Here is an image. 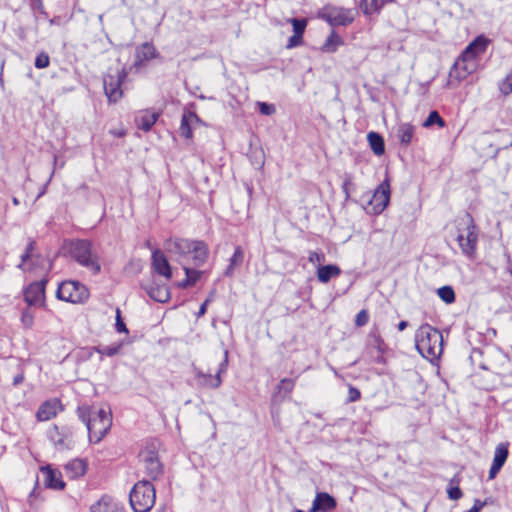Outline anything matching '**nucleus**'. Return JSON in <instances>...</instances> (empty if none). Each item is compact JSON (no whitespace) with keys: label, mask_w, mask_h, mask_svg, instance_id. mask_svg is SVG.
Here are the masks:
<instances>
[{"label":"nucleus","mask_w":512,"mask_h":512,"mask_svg":"<svg viewBox=\"0 0 512 512\" xmlns=\"http://www.w3.org/2000/svg\"><path fill=\"white\" fill-rule=\"evenodd\" d=\"M165 249L182 265L186 278L194 285L201 277L202 271L189 268L187 262L192 260L195 266H201L208 257V247L203 241L182 238L169 239L165 243Z\"/></svg>","instance_id":"f257e3e1"},{"label":"nucleus","mask_w":512,"mask_h":512,"mask_svg":"<svg viewBox=\"0 0 512 512\" xmlns=\"http://www.w3.org/2000/svg\"><path fill=\"white\" fill-rule=\"evenodd\" d=\"M487 45L488 40L478 36L465 48L449 71L447 88H456L462 80L477 69V57L485 52Z\"/></svg>","instance_id":"f03ea898"},{"label":"nucleus","mask_w":512,"mask_h":512,"mask_svg":"<svg viewBox=\"0 0 512 512\" xmlns=\"http://www.w3.org/2000/svg\"><path fill=\"white\" fill-rule=\"evenodd\" d=\"M77 415L86 425L89 440L99 443L112 426V414L109 408L93 409L87 405L78 407Z\"/></svg>","instance_id":"7ed1b4c3"},{"label":"nucleus","mask_w":512,"mask_h":512,"mask_svg":"<svg viewBox=\"0 0 512 512\" xmlns=\"http://www.w3.org/2000/svg\"><path fill=\"white\" fill-rule=\"evenodd\" d=\"M415 346L422 357L432 362L443 352V336L438 329L423 324L415 333Z\"/></svg>","instance_id":"20e7f679"},{"label":"nucleus","mask_w":512,"mask_h":512,"mask_svg":"<svg viewBox=\"0 0 512 512\" xmlns=\"http://www.w3.org/2000/svg\"><path fill=\"white\" fill-rule=\"evenodd\" d=\"M66 249L71 257L93 275L101 271L100 258L91 241L72 240L66 244Z\"/></svg>","instance_id":"39448f33"},{"label":"nucleus","mask_w":512,"mask_h":512,"mask_svg":"<svg viewBox=\"0 0 512 512\" xmlns=\"http://www.w3.org/2000/svg\"><path fill=\"white\" fill-rule=\"evenodd\" d=\"M463 228L457 229L456 241L461 253L470 260L476 258L479 230L473 217L467 213L462 219Z\"/></svg>","instance_id":"423d86ee"},{"label":"nucleus","mask_w":512,"mask_h":512,"mask_svg":"<svg viewBox=\"0 0 512 512\" xmlns=\"http://www.w3.org/2000/svg\"><path fill=\"white\" fill-rule=\"evenodd\" d=\"M155 498V488L147 480L137 482L129 495L130 505L134 512L150 511L154 506Z\"/></svg>","instance_id":"0eeeda50"},{"label":"nucleus","mask_w":512,"mask_h":512,"mask_svg":"<svg viewBox=\"0 0 512 512\" xmlns=\"http://www.w3.org/2000/svg\"><path fill=\"white\" fill-rule=\"evenodd\" d=\"M127 77L125 68H109L103 78V87L106 96L110 102H117L122 98L123 91L121 85Z\"/></svg>","instance_id":"6e6552de"},{"label":"nucleus","mask_w":512,"mask_h":512,"mask_svg":"<svg viewBox=\"0 0 512 512\" xmlns=\"http://www.w3.org/2000/svg\"><path fill=\"white\" fill-rule=\"evenodd\" d=\"M56 295L63 301L80 304L88 300L89 290L78 281L68 280L59 285Z\"/></svg>","instance_id":"1a4fd4ad"},{"label":"nucleus","mask_w":512,"mask_h":512,"mask_svg":"<svg viewBox=\"0 0 512 512\" xmlns=\"http://www.w3.org/2000/svg\"><path fill=\"white\" fill-rule=\"evenodd\" d=\"M355 11L333 5L325 6L321 11V17L331 26H347L354 21Z\"/></svg>","instance_id":"9d476101"},{"label":"nucleus","mask_w":512,"mask_h":512,"mask_svg":"<svg viewBox=\"0 0 512 512\" xmlns=\"http://www.w3.org/2000/svg\"><path fill=\"white\" fill-rule=\"evenodd\" d=\"M390 183L385 179L374 191L366 210L373 215L381 214L388 206L390 201Z\"/></svg>","instance_id":"9b49d317"},{"label":"nucleus","mask_w":512,"mask_h":512,"mask_svg":"<svg viewBox=\"0 0 512 512\" xmlns=\"http://www.w3.org/2000/svg\"><path fill=\"white\" fill-rule=\"evenodd\" d=\"M228 367V351H224V358L219 364L218 370L215 375L205 374L202 371L195 370L196 384L203 388L216 389L222 383L221 375L224 374Z\"/></svg>","instance_id":"f8f14e48"},{"label":"nucleus","mask_w":512,"mask_h":512,"mask_svg":"<svg viewBox=\"0 0 512 512\" xmlns=\"http://www.w3.org/2000/svg\"><path fill=\"white\" fill-rule=\"evenodd\" d=\"M140 458L143 463L146 474L156 480L163 474V464L160 462L154 447H146L140 452Z\"/></svg>","instance_id":"ddd939ff"},{"label":"nucleus","mask_w":512,"mask_h":512,"mask_svg":"<svg viewBox=\"0 0 512 512\" xmlns=\"http://www.w3.org/2000/svg\"><path fill=\"white\" fill-rule=\"evenodd\" d=\"M336 507V500L326 492H318L309 512H331Z\"/></svg>","instance_id":"4468645a"},{"label":"nucleus","mask_w":512,"mask_h":512,"mask_svg":"<svg viewBox=\"0 0 512 512\" xmlns=\"http://www.w3.org/2000/svg\"><path fill=\"white\" fill-rule=\"evenodd\" d=\"M152 267L156 273L170 279L172 276L171 266L164 255V253L158 249L152 253Z\"/></svg>","instance_id":"2eb2a0df"},{"label":"nucleus","mask_w":512,"mask_h":512,"mask_svg":"<svg viewBox=\"0 0 512 512\" xmlns=\"http://www.w3.org/2000/svg\"><path fill=\"white\" fill-rule=\"evenodd\" d=\"M46 280L34 282L29 285L24 293L25 300L29 305H37L44 299Z\"/></svg>","instance_id":"dca6fc26"},{"label":"nucleus","mask_w":512,"mask_h":512,"mask_svg":"<svg viewBox=\"0 0 512 512\" xmlns=\"http://www.w3.org/2000/svg\"><path fill=\"white\" fill-rule=\"evenodd\" d=\"M61 410V403L58 399H50L42 403L36 413L39 421H48L54 418Z\"/></svg>","instance_id":"f3484780"},{"label":"nucleus","mask_w":512,"mask_h":512,"mask_svg":"<svg viewBox=\"0 0 512 512\" xmlns=\"http://www.w3.org/2000/svg\"><path fill=\"white\" fill-rule=\"evenodd\" d=\"M34 248L35 242L33 240H29L25 252L21 255V262L18 265L19 269L23 271L33 270L34 267L42 261L39 255H33Z\"/></svg>","instance_id":"a211bd4d"},{"label":"nucleus","mask_w":512,"mask_h":512,"mask_svg":"<svg viewBox=\"0 0 512 512\" xmlns=\"http://www.w3.org/2000/svg\"><path fill=\"white\" fill-rule=\"evenodd\" d=\"M41 472L44 476V483L48 488L62 490L65 487V483L59 471L53 470L51 467L47 466L42 467Z\"/></svg>","instance_id":"6ab92c4d"},{"label":"nucleus","mask_w":512,"mask_h":512,"mask_svg":"<svg viewBox=\"0 0 512 512\" xmlns=\"http://www.w3.org/2000/svg\"><path fill=\"white\" fill-rule=\"evenodd\" d=\"M157 56L156 48L151 43H143L136 49L135 67H140L144 62L149 61Z\"/></svg>","instance_id":"aec40b11"},{"label":"nucleus","mask_w":512,"mask_h":512,"mask_svg":"<svg viewBox=\"0 0 512 512\" xmlns=\"http://www.w3.org/2000/svg\"><path fill=\"white\" fill-rule=\"evenodd\" d=\"M158 117H159L158 113L150 112V111H147V110L146 111H140L135 116V124H136L137 128L147 132L156 123Z\"/></svg>","instance_id":"412c9836"},{"label":"nucleus","mask_w":512,"mask_h":512,"mask_svg":"<svg viewBox=\"0 0 512 512\" xmlns=\"http://www.w3.org/2000/svg\"><path fill=\"white\" fill-rule=\"evenodd\" d=\"M144 289L153 300L164 303L170 299V292L166 285H145Z\"/></svg>","instance_id":"4be33fe9"},{"label":"nucleus","mask_w":512,"mask_h":512,"mask_svg":"<svg viewBox=\"0 0 512 512\" xmlns=\"http://www.w3.org/2000/svg\"><path fill=\"white\" fill-rule=\"evenodd\" d=\"M91 512H124L112 498L103 496L97 503L91 506Z\"/></svg>","instance_id":"5701e85b"},{"label":"nucleus","mask_w":512,"mask_h":512,"mask_svg":"<svg viewBox=\"0 0 512 512\" xmlns=\"http://www.w3.org/2000/svg\"><path fill=\"white\" fill-rule=\"evenodd\" d=\"M199 117L194 112H186L183 114L180 125V134L185 138L192 137V125L199 122Z\"/></svg>","instance_id":"b1692460"},{"label":"nucleus","mask_w":512,"mask_h":512,"mask_svg":"<svg viewBox=\"0 0 512 512\" xmlns=\"http://www.w3.org/2000/svg\"><path fill=\"white\" fill-rule=\"evenodd\" d=\"M340 274V267L334 264L319 266L317 269V278L321 283H328L332 278H336Z\"/></svg>","instance_id":"393cba45"},{"label":"nucleus","mask_w":512,"mask_h":512,"mask_svg":"<svg viewBox=\"0 0 512 512\" xmlns=\"http://www.w3.org/2000/svg\"><path fill=\"white\" fill-rule=\"evenodd\" d=\"M65 471L70 478H78L84 475L86 463L82 459H73L66 464Z\"/></svg>","instance_id":"a878e982"},{"label":"nucleus","mask_w":512,"mask_h":512,"mask_svg":"<svg viewBox=\"0 0 512 512\" xmlns=\"http://www.w3.org/2000/svg\"><path fill=\"white\" fill-rule=\"evenodd\" d=\"M369 146L373 153L377 156H381L385 152V144L383 137L376 132H369L367 135Z\"/></svg>","instance_id":"bb28decb"},{"label":"nucleus","mask_w":512,"mask_h":512,"mask_svg":"<svg viewBox=\"0 0 512 512\" xmlns=\"http://www.w3.org/2000/svg\"><path fill=\"white\" fill-rule=\"evenodd\" d=\"M415 128L409 123H402L397 128V138L401 144L409 145L413 139Z\"/></svg>","instance_id":"cd10ccee"},{"label":"nucleus","mask_w":512,"mask_h":512,"mask_svg":"<svg viewBox=\"0 0 512 512\" xmlns=\"http://www.w3.org/2000/svg\"><path fill=\"white\" fill-rule=\"evenodd\" d=\"M243 260H244L243 249L241 248V246H237L234 250L232 257L230 258V264L224 272L225 276H227V277L232 276L234 273V268L239 267L243 263Z\"/></svg>","instance_id":"c85d7f7f"},{"label":"nucleus","mask_w":512,"mask_h":512,"mask_svg":"<svg viewBox=\"0 0 512 512\" xmlns=\"http://www.w3.org/2000/svg\"><path fill=\"white\" fill-rule=\"evenodd\" d=\"M343 44V41L340 36H338L334 31L329 35L323 44L322 50L325 52H335L340 45Z\"/></svg>","instance_id":"c756f323"},{"label":"nucleus","mask_w":512,"mask_h":512,"mask_svg":"<svg viewBox=\"0 0 512 512\" xmlns=\"http://www.w3.org/2000/svg\"><path fill=\"white\" fill-rule=\"evenodd\" d=\"M387 0H361L360 8L365 14H371L379 10Z\"/></svg>","instance_id":"7c9ffc66"},{"label":"nucleus","mask_w":512,"mask_h":512,"mask_svg":"<svg viewBox=\"0 0 512 512\" xmlns=\"http://www.w3.org/2000/svg\"><path fill=\"white\" fill-rule=\"evenodd\" d=\"M508 457V447L506 444H499L494 453L493 463L503 466Z\"/></svg>","instance_id":"2f4dec72"},{"label":"nucleus","mask_w":512,"mask_h":512,"mask_svg":"<svg viewBox=\"0 0 512 512\" xmlns=\"http://www.w3.org/2000/svg\"><path fill=\"white\" fill-rule=\"evenodd\" d=\"M437 295L446 304H451L455 301V292L451 286H443L437 290Z\"/></svg>","instance_id":"473e14b6"},{"label":"nucleus","mask_w":512,"mask_h":512,"mask_svg":"<svg viewBox=\"0 0 512 512\" xmlns=\"http://www.w3.org/2000/svg\"><path fill=\"white\" fill-rule=\"evenodd\" d=\"M434 124L438 125L440 128H443L445 126V124H446L444 119L435 110L431 111L429 113L428 117L426 118V120L423 123V126L427 128V127H430V126H432Z\"/></svg>","instance_id":"72a5a7b5"},{"label":"nucleus","mask_w":512,"mask_h":512,"mask_svg":"<svg viewBox=\"0 0 512 512\" xmlns=\"http://www.w3.org/2000/svg\"><path fill=\"white\" fill-rule=\"evenodd\" d=\"M122 344H117L113 346H104V347H94L92 350L96 351L101 355H106L109 357L117 355L121 350Z\"/></svg>","instance_id":"f704fd0d"},{"label":"nucleus","mask_w":512,"mask_h":512,"mask_svg":"<svg viewBox=\"0 0 512 512\" xmlns=\"http://www.w3.org/2000/svg\"><path fill=\"white\" fill-rule=\"evenodd\" d=\"M292 26L294 34L303 36V33L305 31L307 21L305 19H297V18H291L288 20Z\"/></svg>","instance_id":"c9c22d12"},{"label":"nucleus","mask_w":512,"mask_h":512,"mask_svg":"<svg viewBox=\"0 0 512 512\" xmlns=\"http://www.w3.org/2000/svg\"><path fill=\"white\" fill-rule=\"evenodd\" d=\"M499 90L505 96L512 93V72L500 82Z\"/></svg>","instance_id":"e433bc0d"},{"label":"nucleus","mask_w":512,"mask_h":512,"mask_svg":"<svg viewBox=\"0 0 512 512\" xmlns=\"http://www.w3.org/2000/svg\"><path fill=\"white\" fill-rule=\"evenodd\" d=\"M21 323L24 328H31L34 323V315L30 310L23 311L21 315Z\"/></svg>","instance_id":"4c0bfd02"},{"label":"nucleus","mask_w":512,"mask_h":512,"mask_svg":"<svg viewBox=\"0 0 512 512\" xmlns=\"http://www.w3.org/2000/svg\"><path fill=\"white\" fill-rule=\"evenodd\" d=\"M50 59L48 54L42 52L37 55L35 59V67L38 69H43L49 66Z\"/></svg>","instance_id":"58836bf2"},{"label":"nucleus","mask_w":512,"mask_h":512,"mask_svg":"<svg viewBox=\"0 0 512 512\" xmlns=\"http://www.w3.org/2000/svg\"><path fill=\"white\" fill-rule=\"evenodd\" d=\"M115 328H116V331L118 333H128V329L125 325V323L123 322L122 320V317H121V311L119 308L116 309V323H115Z\"/></svg>","instance_id":"ea45409f"},{"label":"nucleus","mask_w":512,"mask_h":512,"mask_svg":"<svg viewBox=\"0 0 512 512\" xmlns=\"http://www.w3.org/2000/svg\"><path fill=\"white\" fill-rule=\"evenodd\" d=\"M308 260L312 264H321L325 261V254L323 252L311 251L309 252Z\"/></svg>","instance_id":"a19ab883"},{"label":"nucleus","mask_w":512,"mask_h":512,"mask_svg":"<svg viewBox=\"0 0 512 512\" xmlns=\"http://www.w3.org/2000/svg\"><path fill=\"white\" fill-rule=\"evenodd\" d=\"M259 112L262 115H272L275 112V107L272 104H268L265 102H258Z\"/></svg>","instance_id":"79ce46f5"},{"label":"nucleus","mask_w":512,"mask_h":512,"mask_svg":"<svg viewBox=\"0 0 512 512\" xmlns=\"http://www.w3.org/2000/svg\"><path fill=\"white\" fill-rule=\"evenodd\" d=\"M302 40H303V36L293 34V35L288 39V42H287L286 47H287L288 49H291V48L297 47V46H299V45H301V44H302Z\"/></svg>","instance_id":"37998d69"},{"label":"nucleus","mask_w":512,"mask_h":512,"mask_svg":"<svg viewBox=\"0 0 512 512\" xmlns=\"http://www.w3.org/2000/svg\"><path fill=\"white\" fill-rule=\"evenodd\" d=\"M279 388L287 393H290L294 388V380L288 378L282 379Z\"/></svg>","instance_id":"c03bdc74"},{"label":"nucleus","mask_w":512,"mask_h":512,"mask_svg":"<svg viewBox=\"0 0 512 512\" xmlns=\"http://www.w3.org/2000/svg\"><path fill=\"white\" fill-rule=\"evenodd\" d=\"M360 397H361L360 391L357 388L350 386L349 390H348V402H355V401L359 400Z\"/></svg>","instance_id":"a18cd8bd"},{"label":"nucleus","mask_w":512,"mask_h":512,"mask_svg":"<svg viewBox=\"0 0 512 512\" xmlns=\"http://www.w3.org/2000/svg\"><path fill=\"white\" fill-rule=\"evenodd\" d=\"M447 492H448V496L451 500H458L463 495L461 489L457 486L450 487Z\"/></svg>","instance_id":"49530a36"},{"label":"nucleus","mask_w":512,"mask_h":512,"mask_svg":"<svg viewBox=\"0 0 512 512\" xmlns=\"http://www.w3.org/2000/svg\"><path fill=\"white\" fill-rule=\"evenodd\" d=\"M368 322V314L365 310H361L356 316V325L363 326Z\"/></svg>","instance_id":"de8ad7c7"},{"label":"nucleus","mask_w":512,"mask_h":512,"mask_svg":"<svg viewBox=\"0 0 512 512\" xmlns=\"http://www.w3.org/2000/svg\"><path fill=\"white\" fill-rule=\"evenodd\" d=\"M502 466L496 465L495 463H492L490 470H489V479L495 478L497 473L500 471Z\"/></svg>","instance_id":"09e8293b"},{"label":"nucleus","mask_w":512,"mask_h":512,"mask_svg":"<svg viewBox=\"0 0 512 512\" xmlns=\"http://www.w3.org/2000/svg\"><path fill=\"white\" fill-rule=\"evenodd\" d=\"M208 303H209V299H206L202 303V305L199 308L198 314H197L198 317H201V316H203L206 313Z\"/></svg>","instance_id":"8fccbe9b"},{"label":"nucleus","mask_w":512,"mask_h":512,"mask_svg":"<svg viewBox=\"0 0 512 512\" xmlns=\"http://www.w3.org/2000/svg\"><path fill=\"white\" fill-rule=\"evenodd\" d=\"M190 286H193V285H192V283H190V281L187 278H185L183 281L178 283V287H180V288H187Z\"/></svg>","instance_id":"3c124183"},{"label":"nucleus","mask_w":512,"mask_h":512,"mask_svg":"<svg viewBox=\"0 0 512 512\" xmlns=\"http://www.w3.org/2000/svg\"><path fill=\"white\" fill-rule=\"evenodd\" d=\"M483 506H484V503H483V502H481V501H480V500H478V499H477V500H475L474 505H473V507H476V508H477V512H479V511L483 508Z\"/></svg>","instance_id":"603ef678"},{"label":"nucleus","mask_w":512,"mask_h":512,"mask_svg":"<svg viewBox=\"0 0 512 512\" xmlns=\"http://www.w3.org/2000/svg\"><path fill=\"white\" fill-rule=\"evenodd\" d=\"M407 326H408V322L407 321H400L398 323V330L399 331H403Z\"/></svg>","instance_id":"864d4df0"},{"label":"nucleus","mask_w":512,"mask_h":512,"mask_svg":"<svg viewBox=\"0 0 512 512\" xmlns=\"http://www.w3.org/2000/svg\"><path fill=\"white\" fill-rule=\"evenodd\" d=\"M53 441L58 446H64L65 445V441H64L63 438H58V439L53 438Z\"/></svg>","instance_id":"5fc2aeb1"},{"label":"nucleus","mask_w":512,"mask_h":512,"mask_svg":"<svg viewBox=\"0 0 512 512\" xmlns=\"http://www.w3.org/2000/svg\"><path fill=\"white\" fill-rule=\"evenodd\" d=\"M23 381V375H17L15 378H14V384L17 385L19 383H21Z\"/></svg>","instance_id":"6e6d98bb"},{"label":"nucleus","mask_w":512,"mask_h":512,"mask_svg":"<svg viewBox=\"0 0 512 512\" xmlns=\"http://www.w3.org/2000/svg\"><path fill=\"white\" fill-rule=\"evenodd\" d=\"M12 203H13V205H15V206L19 205V200H18V198L13 197V198H12Z\"/></svg>","instance_id":"4d7b16f0"},{"label":"nucleus","mask_w":512,"mask_h":512,"mask_svg":"<svg viewBox=\"0 0 512 512\" xmlns=\"http://www.w3.org/2000/svg\"><path fill=\"white\" fill-rule=\"evenodd\" d=\"M464 512H477V508L476 507H472L469 510L464 511Z\"/></svg>","instance_id":"13d9d810"},{"label":"nucleus","mask_w":512,"mask_h":512,"mask_svg":"<svg viewBox=\"0 0 512 512\" xmlns=\"http://www.w3.org/2000/svg\"><path fill=\"white\" fill-rule=\"evenodd\" d=\"M113 134H114L115 136H118V137H121V136H123V135H124V133H123V132H114Z\"/></svg>","instance_id":"bf43d9fd"}]
</instances>
